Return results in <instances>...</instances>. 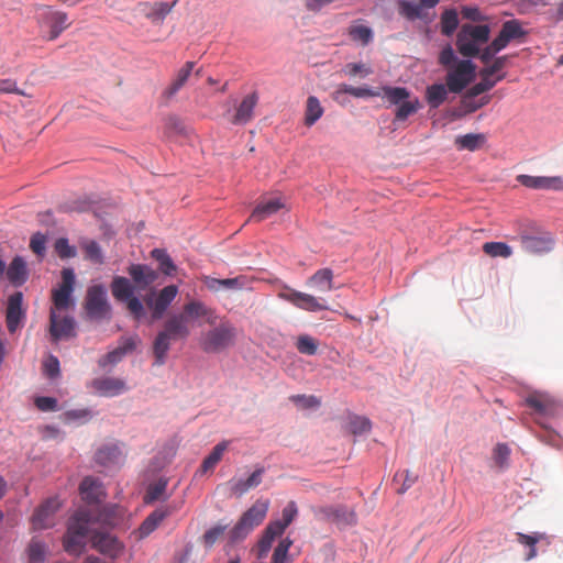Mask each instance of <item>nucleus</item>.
I'll return each mask as SVG.
<instances>
[{
    "label": "nucleus",
    "mask_w": 563,
    "mask_h": 563,
    "mask_svg": "<svg viewBox=\"0 0 563 563\" xmlns=\"http://www.w3.org/2000/svg\"><path fill=\"white\" fill-rule=\"evenodd\" d=\"M84 308L91 319H110L111 305L108 300L107 288L101 284L89 286L86 291Z\"/></svg>",
    "instance_id": "5"
},
{
    "label": "nucleus",
    "mask_w": 563,
    "mask_h": 563,
    "mask_svg": "<svg viewBox=\"0 0 563 563\" xmlns=\"http://www.w3.org/2000/svg\"><path fill=\"white\" fill-rule=\"evenodd\" d=\"M285 208V202L280 197L263 198L254 208L249 221L261 222Z\"/></svg>",
    "instance_id": "20"
},
{
    "label": "nucleus",
    "mask_w": 563,
    "mask_h": 563,
    "mask_svg": "<svg viewBox=\"0 0 563 563\" xmlns=\"http://www.w3.org/2000/svg\"><path fill=\"white\" fill-rule=\"evenodd\" d=\"M85 257L95 264L103 263V254L100 245L96 241H86L82 244Z\"/></svg>",
    "instance_id": "54"
},
{
    "label": "nucleus",
    "mask_w": 563,
    "mask_h": 563,
    "mask_svg": "<svg viewBox=\"0 0 563 563\" xmlns=\"http://www.w3.org/2000/svg\"><path fill=\"white\" fill-rule=\"evenodd\" d=\"M90 386L104 397L118 396L126 390L125 382L115 377L95 378Z\"/></svg>",
    "instance_id": "21"
},
{
    "label": "nucleus",
    "mask_w": 563,
    "mask_h": 563,
    "mask_svg": "<svg viewBox=\"0 0 563 563\" xmlns=\"http://www.w3.org/2000/svg\"><path fill=\"white\" fill-rule=\"evenodd\" d=\"M497 80H493V78L488 76H481V81L472 86L465 93V100L470 98L477 97L486 91H489L495 87Z\"/></svg>",
    "instance_id": "49"
},
{
    "label": "nucleus",
    "mask_w": 563,
    "mask_h": 563,
    "mask_svg": "<svg viewBox=\"0 0 563 563\" xmlns=\"http://www.w3.org/2000/svg\"><path fill=\"white\" fill-rule=\"evenodd\" d=\"M203 283L207 286V288L211 291H219L220 289H228V290H242V289H252V283L253 278L240 275L233 278H213L206 276L203 278Z\"/></svg>",
    "instance_id": "14"
},
{
    "label": "nucleus",
    "mask_w": 563,
    "mask_h": 563,
    "mask_svg": "<svg viewBox=\"0 0 563 563\" xmlns=\"http://www.w3.org/2000/svg\"><path fill=\"white\" fill-rule=\"evenodd\" d=\"M82 499L88 503H98L101 495V486L99 482L92 477H85L79 486Z\"/></svg>",
    "instance_id": "36"
},
{
    "label": "nucleus",
    "mask_w": 563,
    "mask_h": 563,
    "mask_svg": "<svg viewBox=\"0 0 563 563\" xmlns=\"http://www.w3.org/2000/svg\"><path fill=\"white\" fill-rule=\"evenodd\" d=\"M195 67V62H186L181 68L175 75L170 86L166 89V95L168 97L174 96L180 88H183L188 78L190 77Z\"/></svg>",
    "instance_id": "31"
},
{
    "label": "nucleus",
    "mask_w": 563,
    "mask_h": 563,
    "mask_svg": "<svg viewBox=\"0 0 563 563\" xmlns=\"http://www.w3.org/2000/svg\"><path fill=\"white\" fill-rule=\"evenodd\" d=\"M461 31L466 35H470L472 40H474L478 46L481 44L487 43L489 40L490 29L487 24L473 25V24H464L461 27Z\"/></svg>",
    "instance_id": "43"
},
{
    "label": "nucleus",
    "mask_w": 563,
    "mask_h": 563,
    "mask_svg": "<svg viewBox=\"0 0 563 563\" xmlns=\"http://www.w3.org/2000/svg\"><path fill=\"white\" fill-rule=\"evenodd\" d=\"M30 249L38 256H43L46 250V236L40 232L32 235Z\"/></svg>",
    "instance_id": "63"
},
{
    "label": "nucleus",
    "mask_w": 563,
    "mask_h": 563,
    "mask_svg": "<svg viewBox=\"0 0 563 563\" xmlns=\"http://www.w3.org/2000/svg\"><path fill=\"white\" fill-rule=\"evenodd\" d=\"M174 511V508L169 506H162L151 512L139 528L140 538H146L150 536L159 523Z\"/></svg>",
    "instance_id": "23"
},
{
    "label": "nucleus",
    "mask_w": 563,
    "mask_h": 563,
    "mask_svg": "<svg viewBox=\"0 0 563 563\" xmlns=\"http://www.w3.org/2000/svg\"><path fill=\"white\" fill-rule=\"evenodd\" d=\"M49 334L53 342L76 336L75 320L71 317L59 318L55 309H51Z\"/></svg>",
    "instance_id": "13"
},
{
    "label": "nucleus",
    "mask_w": 563,
    "mask_h": 563,
    "mask_svg": "<svg viewBox=\"0 0 563 563\" xmlns=\"http://www.w3.org/2000/svg\"><path fill=\"white\" fill-rule=\"evenodd\" d=\"M349 35L353 41L360 42L362 45H367L373 40V31L371 27L361 24L352 25L349 29Z\"/></svg>",
    "instance_id": "50"
},
{
    "label": "nucleus",
    "mask_w": 563,
    "mask_h": 563,
    "mask_svg": "<svg viewBox=\"0 0 563 563\" xmlns=\"http://www.w3.org/2000/svg\"><path fill=\"white\" fill-rule=\"evenodd\" d=\"M91 545L101 553L113 555L120 550L118 540L106 532H95L91 536Z\"/></svg>",
    "instance_id": "25"
},
{
    "label": "nucleus",
    "mask_w": 563,
    "mask_h": 563,
    "mask_svg": "<svg viewBox=\"0 0 563 563\" xmlns=\"http://www.w3.org/2000/svg\"><path fill=\"white\" fill-rule=\"evenodd\" d=\"M456 47L464 57H476L479 54L478 44L470 35L460 30L456 36Z\"/></svg>",
    "instance_id": "38"
},
{
    "label": "nucleus",
    "mask_w": 563,
    "mask_h": 563,
    "mask_svg": "<svg viewBox=\"0 0 563 563\" xmlns=\"http://www.w3.org/2000/svg\"><path fill=\"white\" fill-rule=\"evenodd\" d=\"M7 277L14 286H21L27 278L26 263L21 256H15L7 269Z\"/></svg>",
    "instance_id": "28"
},
{
    "label": "nucleus",
    "mask_w": 563,
    "mask_h": 563,
    "mask_svg": "<svg viewBox=\"0 0 563 563\" xmlns=\"http://www.w3.org/2000/svg\"><path fill=\"white\" fill-rule=\"evenodd\" d=\"M178 295V287L176 285H168L161 289L157 294L154 290L147 292L144 297V302L151 310L153 320H159L170 303Z\"/></svg>",
    "instance_id": "8"
},
{
    "label": "nucleus",
    "mask_w": 563,
    "mask_h": 563,
    "mask_svg": "<svg viewBox=\"0 0 563 563\" xmlns=\"http://www.w3.org/2000/svg\"><path fill=\"white\" fill-rule=\"evenodd\" d=\"M519 240L522 249L531 254L548 253L554 246V241L549 234L529 235L521 233Z\"/></svg>",
    "instance_id": "17"
},
{
    "label": "nucleus",
    "mask_w": 563,
    "mask_h": 563,
    "mask_svg": "<svg viewBox=\"0 0 563 563\" xmlns=\"http://www.w3.org/2000/svg\"><path fill=\"white\" fill-rule=\"evenodd\" d=\"M448 86L446 84H433L429 86L426 90V99L428 104L437 109L439 108L448 98Z\"/></svg>",
    "instance_id": "35"
},
{
    "label": "nucleus",
    "mask_w": 563,
    "mask_h": 563,
    "mask_svg": "<svg viewBox=\"0 0 563 563\" xmlns=\"http://www.w3.org/2000/svg\"><path fill=\"white\" fill-rule=\"evenodd\" d=\"M298 514V509L295 501H289L283 509V519L272 521V525H276L280 528V532L284 533L286 528L292 522Z\"/></svg>",
    "instance_id": "51"
},
{
    "label": "nucleus",
    "mask_w": 563,
    "mask_h": 563,
    "mask_svg": "<svg viewBox=\"0 0 563 563\" xmlns=\"http://www.w3.org/2000/svg\"><path fill=\"white\" fill-rule=\"evenodd\" d=\"M152 258L158 262L159 271L167 276H172L176 271V265L174 264L170 256L164 249H154L151 252Z\"/></svg>",
    "instance_id": "44"
},
{
    "label": "nucleus",
    "mask_w": 563,
    "mask_h": 563,
    "mask_svg": "<svg viewBox=\"0 0 563 563\" xmlns=\"http://www.w3.org/2000/svg\"><path fill=\"white\" fill-rule=\"evenodd\" d=\"M177 0L168 3L164 1L157 2H140L136 7V10L140 14L144 15L153 23H161L167 16V14L173 10Z\"/></svg>",
    "instance_id": "16"
},
{
    "label": "nucleus",
    "mask_w": 563,
    "mask_h": 563,
    "mask_svg": "<svg viewBox=\"0 0 563 563\" xmlns=\"http://www.w3.org/2000/svg\"><path fill=\"white\" fill-rule=\"evenodd\" d=\"M543 538V534L541 533H533V534H525V533H521V532H518L517 533V540L520 544H523V545H527L529 547V553L527 554V560H531L533 558H536L537 555V550H536V544Z\"/></svg>",
    "instance_id": "52"
},
{
    "label": "nucleus",
    "mask_w": 563,
    "mask_h": 563,
    "mask_svg": "<svg viewBox=\"0 0 563 563\" xmlns=\"http://www.w3.org/2000/svg\"><path fill=\"white\" fill-rule=\"evenodd\" d=\"M384 97L390 104L398 106L410 98V92L405 87H383Z\"/></svg>",
    "instance_id": "48"
},
{
    "label": "nucleus",
    "mask_w": 563,
    "mask_h": 563,
    "mask_svg": "<svg viewBox=\"0 0 563 563\" xmlns=\"http://www.w3.org/2000/svg\"><path fill=\"white\" fill-rule=\"evenodd\" d=\"M86 540L87 538L82 534H73L67 530L63 538V545L68 554L78 556L86 547Z\"/></svg>",
    "instance_id": "37"
},
{
    "label": "nucleus",
    "mask_w": 563,
    "mask_h": 563,
    "mask_svg": "<svg viewBox=\"0 0 563 563\" xmlns=\"http://www.w3.org/2000/svg\"><path fill=\"white\" fill-rule=\"evenodd\" d=\"M110 288L114 299L125 303L126 309L133 320L140 322L146 316L143 302L136 296H134V290L136 287L129 278L123 276H114Z\"/></svg>",
    "instance_id": "2"
},
{
    "label": "nucleus",
    "mask_w": 563,
    "mask_h": 563,
    "mask_svg": "<svg viewBox=\"0 0 563 563\" xmlns=\"http://www.w3.org/2000/svg\"><path fill=\"white\" fill-rule=\"evenodd\" d=\"M75 273L71 268H64L62 271V283L58 287L52 290L53 307L57 311H64L74 306L73 292L75 288Z\"/></svg>",
    "instance_id": "7"
},
{
    "label": "nucleus",
    "mask_w": 563,
    "mask_h": 563,
    "mask_svg": "<svg viewBox=\"0 0 563 563\" xmlns=\"http://www.w3.org/2000/svg\"><path fill=\"white\" fill-rule=\"evenodd\" d=\"M167 483L165 481H158L157 483L151 485L147 489L145 500L146 503H152L157 500L163 493L165 492Z\"/></svg>",
    "instance_id": "64"
},
{
    "label": "nucleus",
    "mask_w": 563,
    "mask_h": 563,
    "mask_svg": "<svg viewBox=\"0 0 563 563\" xmlns=\"http://www.w3.org/2000/svg\"><path fill=\"white\" fill-rule=\"evenodd\" d=\"M475 65L470 59L459 60L448 69L445 84L450 92H462L475 78Z\"/></svg>",
    "instance_id": "6"
},
{
    "label": "nucleus",
    "mask_w": 563,
    "mask_h": 563,
    "mask_svg": "<svg viewBox=\"0 0 563 563\" xmlns=\"http://www.w3.org/2000/svg\"><path fill=\"white\" fill-rule=\"evenodd\" d=\"M349 93L356 98H363V97H377L379 96V92L374 91L366 87H353L346 84H342L338 87V89L333 93L334 100H340L342 95Z\"/></svg>",
    "instance_id": "42"
},
{
    "label": "nucleus",
    "mask_w": 563,
    "mask_h": 563,
    "mask_svg": "<svg viewBox=\"0 0 563 563\" xmlns=\"http://www.w3.org/2000/svg\"><path fill=\"white\" fill-rule=\"evenodd\" d=\"M459 26V16L455 9H446L441 14V33L452 35Z\"/></svg>",
    "instance_id": "45"
},
{
    "label": "nucleus",
    "mask_w": 563,
    "mask_h": 563,
    "mask_svg": "<svg viewBox=\"0 0 563 563\" xmlns=\"http://www.w3.org/2000/svg\"><path fill=\"white\" fill-rule=\"evenodd\" d=\"M258 103V95L256 91L245 96L240 104L236 107L235 113L231 119L234 125H245L252 121L254 117V109Z\"/></svg>",
    "instance_id": "19"
},
{
    "label": "nucleus",
    "mask_w": 563,
    "mask_h": 563,
    "mask_svg": "<svg viewBox=\"0 0 563 563\" xmlns=\"http://www.w3.org/2000/svg\"><path fill=\"white\" fill-rule=\"evenodd\" d=\"M269 500L257 499L250 507L230 531L231 541L235 542L246 538V536L257 526H260L268 511Z\"/></svg>",
    "instance_id": "3"
},
{
    "label": "nucleus",
    "mask_w": 563,
    "mask_h": 563,
    "mask_svg": "<svg viewBox=\"0 0 563 563\" xmlns=\"http://www.w3.org/2000/svg\"><path fill=\"white\" fill-rule=\"evenodd\" d=\"M399 13L410 21H413L417 19H420V20L428 19V14L426 13V11L422 8L420 2L416 3V2L407 1V0L400 1Z\"/></svg>",
    "instance_id": "39"
},
{
    "label": "nucleus",
    "mask_w": 563,
    "mask_h": 563,
    "mask_svg": "<svg viewBox=\"0 0 563 563\" xmlns=\"http://www.w3.org/2000/svg\"><path fill=\"white\" fill-rule=\"evenodd\" d=\"M457 62L453 48L446 45L439 55V64L449 69L454 67Z\"/></svg>",
    "instance_id": "60"
},
{
    "label": "nucleus",
    "mask_w": 563,
    "mask_h": 563,
    "mask_svg": "<svg viewBox=\"0 0 563 563\" xmlns=\"http://www.w3.org/2000/svg\"><path fill=\"white\" fill-rule=\"evenodd\" d=\"M307 285L319 291H331L332 289H334L333 271L330 268L318 269L313 275H311L308 278Z\"/></svg>",
    "instance_id": "26"
},
{
    "label": "nucleus",
    "mask_w": 563,
    "mask_h": 563,
    "mask_svg": "<svg viewBox=\"0 0 563 563\" xmlns=\"http://www.w3.org/2000/svg\"><path fill=\"white\" fill-rule=\"evenodd\" d=\"M91 416L92 415L89 409L81 408V409H73V410L65 411L60 416V419L65 423H71V422L84 423V422H87L91 418Z\"/></svg>",
    "instance_id": "53"
},
{
    "label": "nucleus",
    "mask_w": 563,
    "mask_h": 563,
    "mask_svg": "<svg viewBox=\"0 0 563 563\" xmlns=\"http://www.w3.org/2000/svg\"><path fill=\"white\" fill-rule=\"evenodd\" d=\"M517 180L522 186L532 189H563V180L561 177L519 175Z\"/></svg>",
    "instance_id": "22"
},
{
    "label": "nucleus",
    "mask_w": 563,
    "mask_h": 563,
    "mask_svg": "<svg viewBox=\"0 0 563 563\" xmlns=\"http://www.w3.org/2000/svg\"><path fill=\"white\" fill-rule=\"evenodd\" d=\"M128 274L139 290L150 288L159 276L156 269L145 264H131L128 267Z\"/></svg>",
    "instance_id": "15"
},
{
    "label": "nucleus",
    "mask_w": 563,
    "mask_h": 563,
    "mask_svg": "<svg viewBox=\"0 0 563 563\" xmlns=\"http://www.w3.org/2000/svg\"><path fill=\"white\" fill-rule=\"evenodd\" d=\"M503 33L510 40H517L526 35L520 22L518 20L506 21L501 25Z\"/></svg>",
    "instance_id": "56"
},
{
    "label": "nucleus",
    "mask_w": 563,
    "mask_h": 563,
    "mask_svg": "<svg viewBox=\"0 0 563 563\" xmlns=\"http://www.w3.org/2000/svg\"><path fill=\"white\" fill-rule=\"evenodd\" d=\"M55 251L62 258H70L76 255L75 247L70 246L67 239L60 238L55 242Z\"/></svg>",
    "instance_id": "61"
},
{
    "label": "nucleus",
    "mask_w": 563,
    "mask_h": 563,
    "mask_svg": "<svg viewBox=\"0 0 563 563\" xmlns=\"http://www.w3.org/2000/svg\"><path fill=\"white\" fill-rule=\"evenodd\" d=\"M526 404L542 416H551L555 412L554 401L543 394H532L526 398Z\"/></svg>",
    "instance_id": "27"
},
{
    "label": "nucleus",
    "mask_w": 563,
    "mask_h": 563,
    "mask_svg": "<svg viewBox=\"0 0 563 563\" xmlns=\"http://www.w3.org/2000/svg\"><path fill=\"white\" fill-rule=\"evenodd\" d=\"M296 347L301 354L314 355L318 350V342L312 336L303 334L298 336Z\"/></svg>",
    "instance_id": "55"
},
{
    "label": "nucleus",
    "mask_w": 563,
    "mask_h": 563,
    "mask_svg": "<svg viewBox=\"0 0 563 563\" xmlns=\"http://www.w3.org/2000/svg\"><path fill=\"white\" fill-rule=\"evenodd\" d=\"M90 523V514L87 510H78L76 511L68 521L67 530L73 534H82L84 537H88Z\"/></svg>",
    "instance_id": "29"
},
{
    "label": "nucleus",
    "mask_w": 563,
    "mask_h": 563,
    "mask_svg": "<svg viewBox=\"0 0 563 563\" xmlns=\"http://www.w3.org/2000/svg\"><path fill=\"white\" fill-rule=\"evenodd\" d=\"M22 303L23 294L21 291H15L8 298L5 322L10 333H14L19 328H21L26 318V312L23 309Z\"/></svg>",
    "instance_id": "11"
},
{
    "label": "nucleus",
    "mask_w": 563,
    "mask_h": 563,
    "mask_svg": "<svg viewBox=\"0 0 563 563\" xmlns=\"http://www.w3.org/2000/svg\"><path fill=\"white\" fill-rule=\"evenodd\" d=\"M164 132L168 137H189L191 134L190 128H188L181 119L176 115H169L165 120Z\"/></svg>",
    "instance_id": "32"
},
{
    "label": "nucleus",
    "mask_w": 563,
    "mask_h": 563,
    "mask_svg": "<svg viewBox=\"0 0 563 563\" xmlns=\"http://www.w3.org/2000/svg\"><path fill=\"white\" fill-rule=\"evenodd\" d=\"M228 441H222L218 443L210 454L202 461V464L200 466L201 473H207L208 471H212L214 466L221 461L224 452L228 449Z\"/></svg>",
    "instance_id": "41"
},
{
    "label": "nucleus",
    "mask_w": 563,
    "mask_h": 563,
    "mask_svg": "<svg viewBox=\"0 0 563 563\" xmlns=\"http://www.w3.org/2000/svg\"><path fill=\"white\" fill-rule=\"evenodd\" d=\"M333 523L340 528L355 526L357 523V515L346 506H335Z\"/></svg>",
    "instance_id": "40"
},
{
    "label": "nucleus",
    "mask_w": 563,
    "mask_h": 563,
    "mask_svg": "<svg viewBox=\"0 0 563 563\" xmlns=\"http://www.w3.org/2000/svg\"><path fill=\"white\" fill-rule=\"evenodd\" d=\"M507 56H500L494 59V62L479 70V76H488L493 77V75L498 74L506 65Z\"/></svg>",
    "instance_id": "62"
},
{
    "label": "nucleus",
    "mask_w": 563,
    "mask_h": 563,
    "mask_svg": "<svg viewBox=\"0 0 563 563\" xmlns=\"http://www.w3.org/2000/svg\"><path fill=\"white\" fill-rule=\"evenodd\" d=\"M277 296L295 307L310 312L328 309V306L320 298L307 292L295 290L288 286H285Z\"/></svg>",
    "instance_id": "10"
},
{
    "label": "nucleus",
    "mask_w": 563,
    "mask_h": 563,
    "mask_svg": "<svg viewBox=\"0 0 563 563\" xmlns=\"http://www.w3.org/2000/svg\"><path fill=\"white\" fill-rule=\"evenodd\" d=\"M29 558L31 562H43L46 554V545L36 539H32L29 544Z\"/></svg>",
    "instance_id": "57"
},
{
    "label": "nucleus",
    "mask_w": 563,
    "mask_h": 563,
    "mask_svg": "<svg viewBox=\"0 0 563 563\" xmlns=\"http://www.w3.org/2000/svg\"><path fill=\"white\" fill-rule=\"evenodd\" d=\"M290 401H292L295 405H297L300 408L309 409V408H317L320 406V399L316 396H307V395H292L290 396Z\"/></svg>",
    "instance_id": "58"
},
{
    "label": "nucleus",
    "mask_w": 563,
    "mask_h": 563,
    "mask_svg": "<svg viewBox=\"0 0 563 563\" xmlns=\"http://www.w3.org/2000/svg\"><path fill=\"white\" fill-rule=\"evenodd\" d=\"M95 461L100 466L111 468L120 466L124 461V456L119 445L111 443L104 444L97 450Z\"/></svg>",
    "instance_id": "18"
},
{
    "label": "nucleus",
    "mask_w": 563,
    "mask_h": 563,
    "mask_svg": "<svg viewBox=\"0 0 563 563\" xmlns=\"http://www.w3.org/2000/svg\"><path fill=\"white\" fill-rule=\"evenodd\" d=\"M280 528L276 525L268 523L257 542V556L263 559L269 552L275 538L282 536Z\"/></svg>",
    "instance_id": "30"
},
{
    "label": "nucleus",
    "mask_w": 563,
    "mask_h": 563,
    "mask_svg": "<svg viewBox=\"0 0 563 563\" xmlns=\"http://www.w3.org/2000/svg\"><path fill=\"white\" fill-rule=\"evenodd\" d=\"M199 318H206L209 324L216 321V314L211 308L202 301L191 300L184 305L181 313L173 314L164 322L163 330L157 333L153 342L156 365L165 364L173 341L185 340L190 334L188 320Z\"/></svg>",
    "instance_id": "1"
},
{
    "label": "nucleus",
    "mask_w": 563,
    "mask_h": 563,
    "mask_svg": "<svg viewBox=\"0 0 563 563\" xmlns=\"http://www.w3.org/2000/svg\"><path fill=\"white\" fill-rule=\"evenodd\" d=\"M291 544L292 541L289 538L283 539L274 550L272 558L273 563H285L287 553Z\"/></svg>",
    "instance_id": "59"
},
{
    "label": "nucleus",
    "mask_w": 563,
    "mask_h": 563,
    "mask_svg": "<svg viewBox=\"0 0 563 563\" xmlns=\"http://www.w3.org/2000/svg\"><path fill=\"white\" fill-rule=\"evenodd\" d=\"M235 338V327L229 321H222L202 335L200 346L206 353H220L233 345Z\"/></svg>",
    "instance_id": "4"
},
{
    "label": "nucleus",
    "mask_w": 563,
    "mask_h": 563,
    "mask_svg": "<svg viewBox=\"0 0 563 563\" xmlns=\"http://www.w3.org/2000/svg\"><path fill=\"white\" fill-rule=\"evenodd\" d=\"M420 108L418 98L406 99L404 102L397 106L395 111L396 121H405L408 117L415 114Z\"/></svg>",
    "instance_id": "47"
},
{
    "label": "nucleus",
    "mask_w": 563,
    "mask_h": 563,
    "mask_svg": "<svg viewBox=\"0 0 563 563\" xmlns=\"http://www.w3.org/2000/svg\"><path fill=\"white\" fill-rule=\"evenodd\" d=\"M324 109L321 106L319 99L314 96H309L306 101L305 119L303 123L306 126H312L322 115Z\"/></svg>",
    "instance_id": "33"
},
{
    "label": "nucleus",
    "mask_w": 563,
    "mask_h": 563,
    "mask_svg": "<svg viewBox=\"0 0 563 563\" xmlns=\"http://www.w3.org/2000/svg\"><path fill=\"white\" fill-rule=\"evenodd\" d=\"M483 252L490 257L508 258L512 255V249L504 242H486Z\"/></svg>",
    "instance_id": "46"
},
{
    "label": "nucleus",
    "mask_w": 563,
    "mask_h": 563,
    "mask_svg": "<svg viewBox=\"0 0 563 563\" xmlns=\"http://www.w3.org/2000/svg\"><path fill=\"white\" fill-rule=\"evenodd\" d=\"M486 142V136L482 133H468L455 139V145L459 150L474 152L479 150Z\"/></svg>",
    "instance_id": "34"
},
{
    "label": "nucleus",
    "mask_w": 563,
    "mask_h": 563,
    "mask_svg": "<svg viewBox=\"0 0 563 563\" xmlns=\"http://www.w3.org/2000/svg\"><path fill=\"white\" fill-rule=\"evenodd\" d=\"M264 468L255 470L246 479H231L227 483L233 495L243 496L250 489L257 487L262 483Z\"/></svg>",
    "instance_id": "24"
},
{
    "label": "nucleus",
    "mask_w": 563,
    "mask_h": 563,
    "mask_svg": "<svg viewBox=\"0 0 563 563\" xmlns=\"http://www.w3.org/2000/svg\"><path fill=\"white\" fill-rule=\"evenodd\" d=\"M60 504L57 498H49L40 505L32 516V529L43 530L52 528L55 525V514Z\"/></svg>",
    "instance_id": "12"
},
{
    "label": "nucleus",
    "mask_w": 563,
    "mask_h": 563,
    "mask_svg": "<svg viewBox=\"0 0 563 563\" xmlns=\"http://www.w3.org/2000/svg\"><path fill=\"white\" fill-rule=\"evenodd\" d=\"M36 20L41 26L49 29V41L56 40L59 34L70 25L65 12L54 11L46 5L37 7Z\"/></svg>",
    "instance_id": "9"
}]
</instances>
